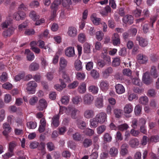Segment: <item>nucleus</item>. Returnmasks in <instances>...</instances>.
Returning <instances> with one entry per match:
<instances>
[{"instance_id": "f257e3e1", "label": "nucleus", "mask_w": 159, "mask_h": 159, "mask_svg": "<svg viewBox=\"0 0 159 159\" xmlns=\"http://www.w3.org/2000/svg\"><path fill=\"white\" fill-rule=\"evenodd\" d=\"M26 89L29 94H34L36 91L37 84L34 81H30L26 85Z\"/></svg>"}, {"instance_id": "f03ea898", "label": "nucleus", "mask_w": 159, "mask_h": 159, "mask_svg": "<svg viewBox=\"0 0 159 159\" xmlns=\"http://www.w3.org/2000/svg\"><path fill=\"white\" fill-rule=\"evenodd\" d=\"M83 102L85 105H90L94 100L93 96L90 93H87L83 96Z\"/></svg>"}, {"instance_id": "7ed1b4c3", "label": "nucleus", "mask_w": 159, "mask_h": 159, "mask_svg": "<svg viewBox=\"0 0 159 159\" xmlns=\"http://www.w3.org/2000/svg\"><path fill=\"white\" fill-rule=\"evenodd\" d=\"M99 124H102L107 121V115L104 112H101L97 114L95 116Z\"/></svg>"}, {"instance_id": "20e7f679", "label": "nucleus", "mask_w": 159, "mask_h": 159, "mask_svg": "<svg viewBox=\"0 0 159 159\" xmlns=\"http://www.w3.org/2000/svg\"><path fill=\"white\" fill-rule=\"evenodd\" d=\"M2 128L3 129L2 134L6 138H7L8 134L11 131L12 128L9 124L6 122L3 124Z\"/></svg>"}, {"instance_id": "39448f33", "label": "nucleus", "mask_w": 159, "mask_h": 159, "mask_svg": "<svg viewBox=\"0 0 159 159\" xmlns=\"http://www.w3.org/2000/svg\"><path fill=\"white\" fill-rule=\"evenodd\" d=\"M39 104L38 109L39 111H43L44 109H46L48 106L47 102L44 98H41L39 99Z\"/></svg>"}, {"instance_id": "423d86ee", "label": "nucleus", "mask_w": 159, "mask_h": 159, "mask_svg": "<svg viewBox=\"0 0 159 159\" xmlns=\"http://www.w3.org/2000/svg\"><path fill=\"white\" fill-rule=\"evenodd\" d=\"M100 89L103 91H106L109 89V84L106 80H101L99 82V85Z\"/></svg>"}, {"instance_id": "0eeeda50", "label": "nucleus", "mask_w": 159, "mask_h": 159, "mask_svg": "<svg viewBox=\"0 0 159 159\" xmlns=\"http://www.w3.org/2000/svg\"><path fill=\"white\" fill-rule=\"evenodd\" d=\"M59 117L60 116H59V115H56L52 117L51 124V125L52 127L56 128L59 125Z\"/></svg>"}, {"instance_id": "6e6552de", "label": "nucleus", "mask_w": 159, "mask_h": 159, "mask_svg": "<svg viewBox=\"0 0 159 159\" xmlns=\"http://www.w3.org/2000/svg\"><path fill=\"white\" fill-rule=\"evenodd\" d=\"M128 145L126 143L122 144L120 147V154L122 156H125L128 153Z\"/></svg>"}, {"instance_id": "1a4fd4ad", "label": "nucleus", "mask_w": 159, "mask_h": 159, "mask_svg": "<svg viewBox=\"0 0 159 159\" xmlns=\"http://www.w3.org/2000/svg\"><path fill=\"white\" fill-rule=\"evenodd\" d=\"M136 40L139 42V45L143 47L146 46L148 44V41L146 39L139 36H137Z\"/></svg>"}, {"instance_id": "9d476101", "label": "nucleus", "mask_w": 159, "mask_h": 159, "mask_svg": "<svg viewBox=\"0 0 159 159\" xmlns=\"http://www.w3.org/2000/svg\"><path fill=\"white\" fill-rule=\"evenodd\" d=\"M67 34L69 36L74 38L77 35V30L74 27H70L68 28Z\"/></svg>"}, {"instance_id": "9b49d317", "label": "nucleus", "mask_w": 159, "mask_h": 159, "mask_svg": "<svg viewBox=\"0 0 159 159\" xmlns=\"http://www.w3.org/2000/svg\"><path fill=\"white\" fill-rule=\"evenodd\" d=\"M95 115V112L92 109H87L84 111V116L87 119L93 118Z\"/></svg>"}, {"instance_id": "f8f14e48", "label": "nucleus", "mask_w": 159, "mask_h": 159, "mask_svg": "<svg viewBox=\"0 0 159 159\" xmlns=\"http://www.w3.org/2000/svg\"><path fill=\"white\" fill-rule=\"evenodd\" d=\"M65 53L66 56L69 57H74L75 55L74 47H70L67 48L65 50Z\"/></svg>"}, {"instance_id": "ddd939ff", "label": "nucleus", "mask_w": 159, "mask_h": 159, "mask_svg": "<svg viewBox=\"0 0 159 159\" xmlns=\"http://www.w3.org/2000/svg\"><path fill=\"white\" fill-rule=\"evenodd\" d=\"M134 18L130 15H126L123 17V21L126 24H131L133 22Z\"/></svg>"}, {"instance_id": "4468645a", "label": "nucleus", "mask_w": 159, "mask_h": 159, "mask_svg": "<svg viewBox=\"0 0 159 159\" xmlns=\"http://www.w3.org/2000/svg\"><path fill=\"white\" fill-rule=\"evenodd\" d=\"M14 29L11 27L4 31L2 33L3 36L5 38L10 37L14 33Z\"/></svg>"}, {"instance_id": "2eb2a0df", "label": "nucleus", "mask_w": 159, "mask_h": 159, "mask_svg": "<svg viewBox=\"0 0 159 159\" xmlns=\"http://www.w3.org/2000/svg\"><path fill=\"white\" fill-rule=\"evenodd\" d=\"M112 41L113 45H116L120 44V39L119 35L117 33H114L112 37Z\"/></svg>"}, {"instance_id": "dca6fc26", "label": "nucleus", "mask_w": 159, "mask_h": 159, "mask_svg": "<svg viewBox=\"0 0 159 159\" xmlns=\"http://www.w3.org/2000/svg\"><path fill=\"white\" fill-rule=\"evenodd\" d=\"M12 16L13 18L14 19L17 20L19 21L20 20V18L18 12H16L13 14V13L10 10L8 12V17L11 18V17Z\"/></svg>"}, {"instance_id": "f3484780", "label": "nucleus", "mask_w": 159, "mask_h": 159, "mask_svg": "<svg viewBox=\"0 0 159 159\" xmlns=\"http://www.w3.org/2000/svg\"><path fill=\"white\" fill-rule=\"evenodd\" d=\"M137 60L138 62L141 64L145 63L148 61V58L145 55L140 54L137 56Z\"/></svg>"}, {"instance_id": "a211bd4d", "label": "nucleus", "mask_w": 159, "mask_h": 159, "mask_svg": "<svg viewBox=\"0 0 159 159\" xmlns=\"http://www.w3.org/2000/svg\"><path fill=\"white\" fill-rule=\"evenodd\" d=\"M59 73L60 75L62 77L64 81L66 82L70 83L71 82L69 76L63 70H60Z\"/></svg>"}, {"instance_id": "6ab92c4d", "label": "nucleus", "mask_w": 159, "mask_h": 159, "mask_svg": "<svg viewBox=\"0 0 159 159\" xmlns=\"http://www.w3.org/2000/svg\"><path fill=\"white\" fill-rule=\"evenodd\" d=\"M116 92L118 94H121L125 91V89L124 86L121 84H118L115 85Z\"/></svg>"}, {"instance_id": "aec40b11", "label": "nucleus", "mask_w": 159, "mask_h": 159, "mask_svg": "<svg viewBox=\"0 0 159 159\" xmlns=\"http://www.w3.org/2000/svg\"><path fill=\"white\" fill-rule=\"evenodd\" d=\"M133 107L132 105L130 104H128L125 105L124 108V111L126 114H129L133 110Z\"/></svg>"}, {"instance_id": "412c9836", "label": "nucleus", "mask_w": 159, "mask_h": 159, "mask_svg": "<svg viewBox=\"0 0 159 159\" xmlns=\"http://www.w3.org/2000/svg\"><path fill=\"white\" fill-rule=\"evenodd\" d=\"M129 143L130 146L132 148H136L139 145V141L137 139L134 138L130 139Z\"/></svg>"}, {"instance_id": "4be33fe9", "label": "nucleus", "mask_w": 159, "mask_h": 159, "mask_svg": "<svg viewBox=\"0 0 159 159\" xmlns=\"http://www.w3.org/2000/svg\"><path fill=\"white\" fill-rule=\"evenodd\" d=\"M78 92L81 94L85 93L86 91V84L84 82L80 84L78 88Z\"/></svg>"}, {"instance_id": "5701e85b", "label": "nucleus", "mask_w": 159, "mask_h": 159, "mask_svg": "<svg viewBox=\"0 0 159 159\" xmlns=\"http://www.w3.org/2000/svg\"><path fill=\"white\" fill-rule=\"evenodd\" d=\"M118 153V149L115 147L111 148L109 151V154L112 157H116Z\"/></svg>"}, {"instance_id": "b1692460", "label": "nucleus", "mask_w": 159, "mask_h": 159, "mask_svg": "<svg viewBox=\"0 0 159 159\" xmlns=\"http://www.w3.org/2000/svg\"><path fill=\"white\" fill-rule=\"evenodd\" d=\"M90 127L92 128H95L99 123L95 116L90 120Z\"/></svg>"}, {"instance_id": "393cba45", "label": "nucleus", "mask_w": 159, "mask_h": 159, "mask_svg": "<svg viewBox=\"0 0 159 159\" xmlns=\"http://www.w3.org/2000/svg\"><path fill=\"white\" fill-rule=\"evenodd\" d=\"M95 105L97 108H100L103 106V100L102 98H97L95 102Z\"/></svg>"}, {"instance_id": "a878e982", "label": "nucleus", "mask_w": 159, "mask_h": 159, "mask_svg": "<svg viewBox=\"0 0 159 159\" xmlns=\"http://www.w3.org/2000/svg\"><path fill=\"white\" fill-rule=\"evenodd\" d=\"M89 91L94 94H97L99 90L98 87L94 85H92L89 86L88 88Z\"/></svg>"}, {"instance_id": "bb28decb", "label": "nucleus", "mask_w": 159, "mask_h": 159, "mask_svg": "<svg viewBox=\"0 0 159 159\" xmlns=\"http://www.w3.org/2000/svg\"><path fill=\"white\" fill-rule=\"evenodd\" d=\"M70 96L69 95H64L62 97L61 99V103L64 105H67L69 102Z\"/></svg>"}, {"instance_id": "cd10ccee", "label": "nucleus", "mask_w": 159, "mask_h": 159, "mask_svg": "<svg viewBox=\"0 0 159 159\" xmlns=\"http://www.w3.org/2000/svg\"><path fill=\"white\" fill-rule=\"evenodd\" d=\"M67 61L64 57L60 58L59 64L60 67L62 68H65L67 66Z\"/></svg>"}, {"instance_id": "c85d7f7f", "label": "nucleus", "mask_w": 159, "mask_h": 159, "mask_svg": "<svg viewBox=\"0 0 159 159\" xmlns=\"http://www.w3.org/2000/svg\"><path fill=\"white\" fill-rule=\"evenodd\" d=\"M148 99L146 96L141 97L139 99V103L143 105L147 104L148 102Z\"/></svg>"}, {"instance_id": "c756f323", "label": "nucleus", "mask_w": 159, "mask_h": 159, "mask_svg": "<svg viewBox=\"0 0 159 159\" xmlns=\"http://www.w3.org/2000/svg\"><path fill=\"white\" fill-rule=\"evenodd\" d=\"M106 127L105 125H102L98 126L96 129L97 132L98 134H102L106 129Z\"/></svg>"}, {"instance_id": "7c9ffc66", "label": "nucleus", "mask_w": 159, "mask_h": 159, "mask_svg": "<svg viewBox=\"0 0 159 159\" xmlns=\"http://www.w3.org/2000/svg\"><path fill=\"white\" fill-rule=\"evenodd\" d=\"M29 16L34 21L39 19L40 17L39 16L37 15L35 12L34 11H32L30 12Z\"/></svg>"}, {"instance_id": "2f4dec72", "label": "nucleus", "mask_w": 159, "mask_h": 159, "mask_svg": "<svg viewBox=\"0 0 159 159\" xmlns=\"http://www.w3.org/2000/svg\"><path fill=\"white\" fill-rule=\"evenodd\" d=\"M81 97L78 95L72 97L71 99L73 103L75 105L78 104L81 101Z\"/></svg>"}, {"instance_id": "473e14b6", "label": "nucleus", "mask_w": 159, "mask_h": 159, "mask_svg": "<svg viewBox=\"0 0 159 159\" xmlns=\"http://www.w3.org/2000/svg\"><path fill=\"white\" fill-rule=\"evenodd\" d=\"M92 144V140L89 139H85L83 142L84 146L85 148H88Z\"/></svg>"}, {"instance_id": "72a5a7b5", "label": "nucleus", "mask_w": 159, "mask_h": 159, "mask_svg": "<svg viewBox=\"0 0 159 159\" xmlns=\"http://www.w3.org/2000/svg\"><path fill=\"white\" fill-rule=\"evenodd\" d=\"M38 98L36 96H33L29 100V103L31 105H34L38 101Z\"/></svg>"}, {"instance_id": "f704fd0d", "label": "nucleus", "mask_w": 159, "mask_h": 159, "mask_svg": "<svg viewBox=\"0 0 159 159\" xmlns=\"http://www.w3.org/2000/svg\"><path fill=\"white\" fill-rule=\"evenodd\" d=\"M60 4V2L58 0H55L52 4L50 8L52 10H57L58 7Z\"/></svg>"}, {"instance_id": "c9c22d12", "label": "nucleus", "mask_w": 159, "mask_h": 159, "mask_svg": "<svg viewBox=\"0 0 159 159\" xmlns=\"http://www.w3.org/2000/svg\"><path fill=\"white\" fill-rule=\"evenodd\" d=\"M90 45L87 43H85L84 45V50L85 53H89L90 52Z\"/></svg>"}, {"instance_id": "e433bc0d", "label": "nucleus", "mask_w": 159, "mask_h": 159, "mask_svg": "<svg viewBox=\"0 0 159 159\" xmlns=\"http://www.w3.org/2000/svg\"><path fill=\"white\" fill-rule=\"evenodd\" d=\"M96 38L99 41H101L104 36V34L101 31H99L96 32L95 33Z\"/></svg>"}, {"instance_id": "4c0bfd02", "label": "nucleus", "mask_w": 159, "mask_h": 159, "mask_svg": "<svg viewBox=\"0 0 159 159\" xmlns=\"http://www.w3.org/2000/svg\"><path fill=\"white\" fill-rule=\"evenodd\" d=\"M12 100V97L10 94H7L4 95V101L5 103H9Z\"/></svg>"}, {"instance_id": "58836bf2", "label": "nucleus", "mask_w": 159, "mask_h": 159, "mask_svg": "<svg viewBox=\"0 0 159 159\" xmlns=\"http://www.w3.org/2000/svg\"><path fill=\"white\" fill-rule=\"evenodd\" d=\"M79 112V110L75 108H73L70 113V116L72 118L76 119L77 118L76 114L78 112Z\"/></svg>"}, {"instance_id": "ea45409f", "label": "nucleus", "mask_w": 159, "mask_h": 159, "mask_svg": "<svg viewBox=\"0 0 159 159\" xmlns=\"http://www.w3.org/2000/svg\"><path fill=\"white\" fill-rule=\"evenodd\" d=\"M78 41L81 43H83L86 40L85 35L84 34L81 33L78 35Z\"/></svg>"}, {"instance_id": "a19ab883", "label": "nucleus", "mask_w": 159, "mask_h": 159, "mask_svg": "<svg viewBox=\"0 0 159 159\" xmlns=\"http://www.w3.org/2000/svg\"><path fill=\"white\" fill-rule=\"evenodd\" d=\"M142 107L141 106L138 105H136L134 109L135 114L136 115H139L141 112Z\"/></svg>"}, {"instance_id": "79ce46f5", "label": "nucleus", "mask_w": 159, "mask_h": 159, "mask_svg": "<svg viewBox=\"0 0 159 159\" xmlns=\"http://www.w3.org/2000/svg\"><path fill=\"white\" fill-rule=\"evenodd\" d=\"M75 67L76 70H81L82 68L81 62L79 60H76L75 62Z\"/></svg>"}, {"instance_id": "37998d69", "label": "nucleus", "mask_w": 159, "mask_h": 159, "mask_svg": "<svg viewBox=\"0 0 159 159\" xmlns=\"http://www.w3.org/2000/svg\"><path fill=\"white\" fill-rule=\"evenodd\" d=\"M114 112L116 117L119 118L122 115V110L121 109H116L114 110Z\"/></svg>"}, {"instance_id": "c03bdc74", "label": "nucleus", "mask_w": 159, "mask_h": 159, "mask_svg": "<svg viewBox=\"0 0 159 159\" xmlns=\"http://www.w3.org/2000/svg\"><path fill=\"white\" fill-rule=\"evenodd\" d=\"M91 19L93 24L96 25H98L99 24L101 20L100 18H98L93 16L91 17Z\"/></svg>"}, {"instance_id": "a18cd8bd", "label": "nucleus", "mask_w": 159, "mask_h": 159, "mask_svg": "<svg viewBox=\"0 0 159 159\" xmlns=\"http://www.w3.org/2000/svg\"><path fill=\"white\" fill-rule=\"evenodd\" d=\"M120 63V59L119 57L115 58L112 61V64L113 66L114 67L119 66Z\"/></svg>"}, {"instance_id": "49530a36", "label": "nucleus", "mask_w": 159, "mask_h": 159, "mask_svg": "<svg viewBox=\"0 0 159 159\" xmlns=\"http://www.w3.org/2000/svg\"><path fill=\"white\" fill-rule=\"evenodd\" d=\"M84 133L87 135L91 136L94 134V131L92 129L87 128L84 131Z\"/></svg>"}, {"instance_id": "de8ad7c7", "label": "nucleus", "mask_w": 159, "mask_h": 159, "mask_svg": "<svg viewBox=\"0 0 159 159\" xmlns=\"http://www.w3.org/2000/svg\"><path fill=\"white\" fill-rule=\"evenodd\" d=\"M16 145L17 143L13 141L10 142L9 143V151L13 152V150Z\"/></svg>"}, {"instance_id": "09e8293b", "label": "nucleus", "mask_w": 159, "mask_h": 159, "mask_svg": "<svg viewBox=\"0 0 159 159\" xmlns=\"http://www.w3.org/2000/svg\"><path fill=\"white\" fill-rule=\"evenodd\" d=\"M8 79L7 74L6 72L2 73L0 77V80L2 82H4L7 81Z\"/></svg>"}, {"instance_id": "8fccbe9b", "label": "nucleus", "mask_w": 159, "mask_h": 159, "mask_svg": "<svg viewBox=\"0 0 159 159\" xmlns=\"http://www.w3.org/2000/svg\"><path fill=\"white\" fill-rule=\"evenodd\" d=\"M28 20H26L23 23L20 25L18 26V29L19 30L21 31L22 30L26 28L28 26Z\"/></svg>"}, {"instance_id": "3c124183", "label": "nucleus", "mask_w": 159, "mask_h": 159, "mask_svg": "<svg viewBox=\"0 0 159 159\" xmlns=\"http://www.w3.org/2000/svg\"><path fill=\"white\" fill-rule=\"evenodd\" d=\"M73 137L74 139L77 141H80L82 139L81 135L78 133H76L73 134Z\"/></svg>"}, {"instance_id": "603ef678", "label": "nucleus", "mask_w": 159, "mask_h": 159, "mask_svg": "<svg viewBox=\"0 0 159 159\" xmlns=\"http://www.w3.org/2000/svg\"><path fill=\"white\" fill-rule=\"evenodd\" d=\"M91 76L94 79H97L99 77V74L97 70H91L90 72Z\"/></svg>"}, {"instance_id": "864d4df0", "label": "nucleus", "mask_w": 159, "mask_h": 159, "mask_svg": "<svg viewBox=\"0 0 159 159\" xmlns=\"http://www.w3.org/2000/svg\"><path fill=\"white\" fill-rule=\"evenodd\" d=\"M104 140L105 141L110 142L111 141L112 137L108 133H106L103 136Z\"/></svg>"}, {"instance_id": "5fc2aeb1", "label": "nucleus", "mask_w": 159, "mask_h": 159, "mask_svg": "<svg viewBox=\"0 0 159 159\" xmlns=\"http://www.w3.org/2000/svg\"><path fill=\"white\" fill-rule=\"evenodd\" d=\"M39 68V64L35 62L32 63L29 66V69L31 70H37Z\"/></svg>"}, {"instance_id": "6e6d98bb", "label": "nucleus", "mask_w": 159, "mask_h": 159, "mask_svg": "<svg viewBox=\"0 0 159 159\" xmlns=\"http://www.w3.org/2000/svg\"><path fill=\"white\" fill-rule=\"evenodd\" d=\"M76 77L78 80H83L84 79L85 75L84 73L78 72L76 73Z\"/></svg>"}, {"instance_id": "4d7b16f0", "label": "nucleus", "mask_w": 159, "mask_h": 159, "mask_svg": "<svg viewBox=\"0 0 159 159\" xmlns=\"http://www.w3.org/2000/svg\"><path fill=\"white\" fill-rule=\"evenodd\" d=\"M78 84L79 82L77 81H74L73 83L69 84L67 87L70 89H73L77 87Z\"/></svg>"}, {"instance_id": "13d9d810", "label": "nucleus", "mask_w": 159, "mask_h": 159, "mask_svg": "<svg viewBox=\"0 0 159 159\" xmlns=\"http://www.w3.org/2000/svg\"><path fill=\"white\" fill-rule=\"evenodd\" d=\"M25 76V74L22 73L20 74L16 75L15 77V80L16 81L20 80L21 79L24 80V77Z\"/></svg>"}, {"instance_id": "bf43d9fd", "label": "nucleus", "mask_w": 159, "mask_h": 159, "mask_svg": "<svg viewBox=\"0 0 159 159\" xmlns=\"http://www.w3.org/2000/svg\"><path fill=\"white\" fill-rule=\"evenodd\" d=\"M2 87L7 90H10L12 88V85L10 83L7 82L2 85Z\"/></svg>"}, {"instance_id": "052dcab7", "label": "nucleus", "mask_w": 159, "mask_h": 159, "mask_svg": "<svg viewBox=\"0 0 159 159\" xmlns=\"http://www.w3.org/2000/svg\"><path fill=\"white\" fill-rule=\"evenodd\" d=\"M77 124L78 127L81 129H84L86 126V123L83 121H81L80 122H78Z\"/></svg>"}, {"instance_id": "680f3d73", "label": "nucleus", "mask_w": 159, "mask_h": 159, "mask_svg": "<svg viewBox=\"0 0 159 159\" xmlns=\"http://www.w3.org/2000/svg\"><path fill=\"white\" fill-rule=\"evenodd\" d=\"M27 125L29 129H34L36 127L37 125L36 123L30 121L27 123Z\"/></svg>"}, {"instance_id": "e2e57ef3", "label": "nucleus", "mask_w": 159, "mask_h": 159, "mask_svg": "<svg viewBox=\"0 0 159 159\" xmlns=\"http://www.w3.org/2000/svg\"><path fill=\"white\" fill-rule=\"evenodd\" d=\"M128 127L129 126L127 124H124L119 125L118 126V129L120 130L123 131L127 129Z\"/></svg>"}, {"instance_id": "0e129e2a", "label": "nucleus", "mask_w": 159, "mask_h": 159, "mask_svg": "<svg viewBox=\"0 0 159 159\" xmlns=\"http://www.w3.org/2000/svg\"><path fill=\"white\" fill-rule=\"evenodd\" d=\"M111 73V70H103L102 72V75L104 78H107Z\"/></svg>"}, {"instance_id": "69168bd1", "label": "nucleus", "mask_w": 159, "mask_h": 159, "mask_svg": "<svg viewBox=\"0 0 159 159\" xmlns=\"http://www.w3.org/2000/svg\"><path fill=\"white\" fill-rule=\"evenodd\" d=\"M142 12V10L138 8L136 9L134 11L133 13L134 15L136 17H139L141 15Z\"/></svg>"}, {"instance_id": "338daca9", "label": "nucleus", "mask_w": 159, "mask_h": 159, "mask_svg": "<svg viewBox=\"0 0 159 159\" xmlns=\"http://www.w3.org/2000/svg\"><path fill=\"white\" fill-rule=\"evenodd\" d=\"M5 111L3 109H1L0 111V121H2L5 118Z\"/></svg>"}, {"instance_id": "774afa93", "label": "nucleus", "mask_w": 159, "mask_h": 159, "mask_svg": "<svg viewBox=\"0 0 159 159\" xmlns=\"http://www.w3.org/2000/svg\"><path fill=\"white\" fill-rule=\"evenodd\" d=\"M142 80L143 82L147 85L149 84L152 82V80L151 78L147 79L144 77V78L142 79Z\"/></svg>"}]
</instances>
